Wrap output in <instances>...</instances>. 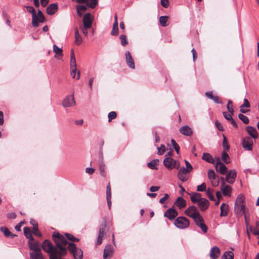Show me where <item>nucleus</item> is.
<instances>
[{"instance_id": "nucleus-53", "label": "nucleus", "mask_w": 259, "mask_h": 259, "mask_svg": "<svg viewBox=\"0 0 259 259\" xmlns=\"http://www.w3.org/2000/svg\"><path fill=\"white\" fill-rule=\"evenodd\" d=\"M171 143L172 146L175 149L177 153L178 154L179 153L180 147L179 145L176 143V142L174 139L171 140Z\"/></svg>"}, {"instance_id": "nucleus-10", "label": "nucleus", "mask_w": 259, "mask_h": 259, "mask_svg": "<svg viewBox=\"0 0 259 259\" xmlns=\"http://www.w3.org/2000/svg\"><path fill=\"white\" fill-rule=\"evenodd\" d=\"M75 105V101L73 95L67 96L62 102V105L64 107H69Z\"/></svg>"}, {"instance_id": "nucleus-5", "label": "nucleus", "mask_w": 259, "mask_h": 259, "mask_svg": "<svg viewBox=\"0 0 259 259\" xmlns=\"http://www.w3.org/2000/svg\"><path fill=\"white\" fill-rule=\"evenodd\" d=\"M185 213L192 218L194 221L201 217L196 206L192 205L189 207L185 211Z\"/></svg>"}, {"instance_id": "nucleus-41", "label": "nucleus", "mask_w": 259, "mask_h": 259, "mask_svg": "<svg viewBox=\"0 0 259 259\" xmlns=\"http://www.w3.org/2000/svg\"><path fill=\"white\" fill-rule=\"evenodd\" d=\"M77 69L76 68H75V69H73V68H71L70 74L72 78H75L77 80H78L80 78V71H77V75L76 76Z\"/></svg>"}, {"instance_id": "nucleus-8", "label": "nucleus", "mask_w": 259, "mask_h": 259, "mask_svg": "<svg viewBox=\"0 0 259 259\" xmlns=\"http://www.w3.org/2000/svg\"><path fill=\"white\" fill-rule=\"evenodd\" d=\"M190 171L186 170L184 167L180 169L178 173V178L182 182H186L189 178V173Z\"/></svg>"}, {"instance_id": "nucleus-13", "label": "nucleus", "mask_w": 259, "mask_h": 259, "mask_svg": "<svg viewBox=\"0 0 259 259\" xmlns=\"http://www.w3.org/2000/svg\"><path fill=\"white\" fill-rule=\"evenodd\" d=\"M194 221L196 225L199 227L204 233L207 232L208 228L206 225L204 223L203 219L202 216L197 219V220Z\"/></svg>"}, {"instance_id": "nucleus-32", "label": "nucleus", "mask_w": 259, "mask_h": 259, "mask_svg": "<svg viewBox=\"0 0 259 259\" xmlns=\"http://www.w3.org/2000/svg\"><path fill=\"white\" fill-rule=\"evenodd\" d=\"M202 198L201 194L198 193H195L191 195V200L193 203H198Z\"/></svg>"}, {"instance_id": "nucleus-14", "label": "nucleus", "mask_w": 259, "mask_h": 259, "mask_svg": "<svg viewBox=\"0 0 259 259\" xmlns=\"http://www.w3.org/2000/svg\"><path fill=\"white\" fill-rule=\"evenodd\" d=\"M28 245L30 249L33 250L32 252H41V248L38 241H29Z\"/></svg>"}, {"instance_id": "nucleus-51", "label": "nucleus", "mask_w": 259, "mask_h": 259, "mask_svg": "<svg viewBox=\"0 0 259 259\" xmlns=\"http://www.w3.org/2000/svg\"><path fill=\"white\" fill-rule=\"evenodd\" d=\"M106 228V224L105 223H104V224H102L101 225L100 227V229H99V236H104V231H105V229Z\"/></svg>"}, {"instance_id": "nucleus-12", "label": "nucleus", "mask_w": 259, "mask_h": 259, "mask_svg": "<svg viewBox=\"0 0 259 259\" xmlns=\"http://www.w3.org/2000/svg\"><path fill=\"white\" fill-rule=\"evenodd\" d=\"M236 177V172L234 169L230 170L226 175V181L229 184L234 183Z\"/></svg>"}, {"instance_id": "nucleus-62", "label": "nucleus", "mask_w": 259, "mask_h": 259, "mask_svg": "<svg viewBox=\"0 0 259 259\" xmlns=\"http://www.w3.org/2000/svg\"><path fill=\"white\" fill-rule=\"evenodd\" d=\"M25 223L24 221H21L20 222L18 225H17L15 227V229L17 231H21V227L22 225H23Z\"/></svg>"}, {"instance_id": "nucleus-9", "label": "nucleus", "mask_w": 259, "mask_h": 259, "mask_svg": "<svg viewBox=\"0 0 259 259\" xmlns=\"http://www.w3.org/2000/svg\"><path fill=\"white\" fill-rule=\"evenodd\" d=\"M242 145L245 150H252L253 145L252 139L248 137L244 138L242 140Z\"/></svg>"}, {"instance_id": "nucleus-16", "label": "nucleus", "mask_w": 259, "mask_h": 259, "mask_svg": "<svg viewBox=\"0 0 259 259\" xmlns=\"http://www.w3.org/2000/svg\"><path fill=\"white\" fill-rule=\"evenodd\" d=\"M125 55L126 62L127 65L128 66V67H130V68H131L132 69H135V66L134 61L133 59V58L131 56L130 52L129 51H126L125 52Z\"/></svg>"}, {"instance_id": "nucleus-44", "label": "nucleus", "mask_w": 259, "mask_h": 259, "mask_svg": "<svg viewBox=\"0 0 259 259\" xmlns=\"http://www.w3.org/2000/svg\"><path fill=\"white\" fill-rule=\"evenodd\" d=\"M208 178L210 181L215 179L218 177L216 176L215 172L213 170L209 169L207 172Z\"/></svg>"}, {"instance_id": "nucleus-11", "label": "nucleus", "mask_w": 259, "mask_h": 259, "mask_svg": "<svg viewBox=\"0 0 259 259\" xmlns=\"http://www.w3.org/2000/svg\"><path fill=\"white\" fill-rule=\"evenodd\" d=\"M221 189L224 196H231L232 188L230 185H227L225 182L221 183Z\"/></svg>"}, {"instance_id": "nucleus-7", "label": "nucleus", "mask_w": 259, "mask_h": 259, "mask_svg": "<svg viewBox=\"0 0 259 259\" xmlns=\"http://www.w3.org/2000/svg\"><path fill=\"white\" fill-rule=\"evenodd\" d=\"M175 159L167 157H166L163 160L164 165L168 169H172L174 168L178 169L180 167V164Z\"/></svg>"}, {"instance_id": "nucleus-59", "label": "nucleus", "mask_w": 259, "mask_h": 259, "mask_svg": "<svg viewBox=\"0 0 259 259\" xmlns=\"http://www.w3.org/2000/svg\"><path fill=\"white\" fill-rule=\"evenodd\" d=\"M210 182L213 186L214 187H218L219 185V180L218 179V178L217 177L215 179L212 180L210 181Z\"/></svg>"}, {"instance_id": "nucleus-36", "label": "nucleus", "mask_w": 259, "mask_h": 259, "mask_svg": "<svg viewBox=\"0 0 259 259\" xmlns=\"http://www.w3.org/2000/svg\"><path fill=\"white\" fill-rule=\"evenodd\" d=\"M159 163V160L158 159H154L148 162L147 164V166L149 168L152 169H157L156 166L158 165Z\"/></svg>"}, {"instance_id": "nucleus-6", "label": "nucleus", "mask_w": 259, "mask_h": 259, "mask_svg": "<svg viewBox=\"0 0 259 259\" xmlns=\"http://www.w3.org/2000/svg\"><path fill=\"white\" fill-rule=\"evenodd\" d=\"M174 224L177 228L185 229L189 227L190 222L185 217H179L176 219Z\"/></svg>"}, {"instance_id": "nucleus-20", "label": "nucleus", "mask_w": 259, "mask_h": 259, "mask_svg": "<svg viewBox=\"0 0 259 259\" xmlns=\"http://www.w3.org/2000/svg\"><path fill=\"white\" fill-rule=\"evenodd\" d=\"M113 251V249L111 245H106L104 250L103 258L104 259H107L108 257L111 255Z\"/></svg>"}, {"instance_id": "nucleus-57", "label": "nucleus", "mask_w": 259, "mask_h": 259, "mask_svg": "<svg viewBox=\"0 0 259 259\" xmlns=\"http://www.w3.org/2000/svg\"><path fill=\"white\" fill-rule=\"evenodd\" d=\"M185 162L186 163V167H184V168L191 171L193 169V167L191 164L186 160H185Z\"/></svg>"}, {"instance_id": "nucleus-54", "label": "nucleus", "mask_w": 259, "mask_h": 259, "mask_svg": "<svg viewBox=\"0 0 259 259\" xmlns=\"http://www.w3.org/2000/svg\"><path fill=\"white\" fill-rule=\"evenodd\" d=\"M32 233L34 235L37 236L38 237L41 236V234L39 232V231L38 229V226L33 227V230H32Z\"/></svg>"}, {"instance_id": "nucleus-39", "label": "nucleus", "mask_w": 259, "mask_h": 259, "mask_svg": "<svg viewBox=\"0 0 259 259\" xmlns=\"http://www.w3.org/2000/svg\"><path fill=\"white\" fill-rule=\"evenodd\" d=\"M53 51L56 54V55L55 56V58H57L58 55L60 56H62L63 55L62 49L58 48L56 45H53Z\"/></svg>"}, {"instance_id": "nucleus-61", "label": "nucleus", "mask_w": 259, "mask_h": 259, "mask_svg": "<svg viewBox=\"0 0 259 259\" xmlns=\"http://www.w3.org/2000/svg\"><path fill=\"white\" fill-rule=\"evenodd\" d=\"M244 101V103L242 105H241L240 106L241 107H246V108H249L250 105V104L249 103V102L248 101V100L245 98L243 100Z\"/></svg>"}, {"instance_id": "nucleus-56", "label": "nucleus", "mask_w": 259, "mask_h": 259, "mask_svg": "<svg viewBox=\"0 0 259 259\" xmlns=\"http://www.w3.org/2000/svg\"><path fill=\"white\" fill-rule=\"evenodd\" d=\"M109 197H111V189L110 183L108 184L106 188V198Z\"/></svg>"}, {"instance_id": "nucleus-45", "label": "nucleus", "mask_w": 259, "mask_h": 259, "mask_svg": "<svg viewBox=\"0 0 259 259\" xmlns=\"http://www.w3.org/2000/svg\"><path fill=\"white\" fill-rule=\"evenodd\" d=\"M206 194L209 199L211 200H214V197L213 195V190L209 188H208L206 190Z\"/></svg>"}, {"instance_id": "nucleus-25", "label": "nucleus", "mask_w": 259, "mask_h": 259, "mask_svg": "<svg viewBox=\"0 0 259 259\" xmlns=\"http://www.w3.org/2000/svg\"><path fill=\"white\" fill-rule=\"evenodd\" d=\"M175 204L179 208H182L186 206V201L181 197H179L176 200Z\"/></svg>"}, {"instance_id": "nucleus-43", "label": "nucleus", "mask_w": 259, "mask_h": 259, "mask_svg": "<svg viewBox=\"0 0 259 259\" xmlns=\"http://www.w3.org/2000/svg\"><path fill=\"white\" fill-rule=\"evenodd\" d=\"M168 17L166 16H161L159 18V22L160 25L163 27H165L167 26L166 22L168 20Z\"/></svg>"}, {"instance_id": "nucleus-18", "label": "nucleus", "mask_w": 259, "mask_h": 259, "mask_svg": "<svg viewBox=\"0 0 259 259\" xmlns=\"http://www.w3.org/2000/svg\"><path fill=\"white\" fill-rule=\"evenodd\" d=\"M27 11L32 14V25L33 27H38V25L36 22V17H35V11L33 7L31 6H27L26 7Z\"/></svg>"}, {"instance_id": "nucleus-19", "label": "nucleus", "mask_w": 259, "mask_h": 259, "mask_svg": "<svg viewBox=\"0 0 259 259\" xmlns=\"http://www.w3.org/2000/svg\"><path fill=\"white\" fill-rule=\"evenodd\" d=\"M205 95L207 98L212 100L214 103L220 104H222V102L220 100V98L218 96L212 95V91L205 92Z\"/></svg>"}, {"instance_id": "nucleus-3", "label": "nucleus", "mask_w": 259, "mask_h": 259, "mask_svg": "<svg viewBox=\"0 0 259 259\" xmlns=\"http://www.w3.org/2000/svg\"><path fill=\"white\" fill-rule=\"evenodd\" d=\"M244 197L242 195H239L237 197L235 203L234 211L237 214H244V217L246 219L245 209L246 206L243 204Z\"/></svg>"}, {"instance_id": "nucleus-22", "label": "nucleus", "mask_w": 259, "mask_h": 259, "mask_svg": "<svg viewBox=\"0 0 259 259\" xmlns=\"http://www.w3.org/2000/svg\"><path fill=\"white\" fill-rule=\"evenodd\" d=\"M198 206L202 211H204L209 206V201L205 199L202 198V199L198 203Z\"/></svg>"}, {"instance_id": "nucleus-38", "label": "nucleus", "mask_w": 259, "mask_h": 259, "mask_svg": "<svg viewBox=\"0 0 259 259\" xmlns=\"http://www.w3.org/2000/svg\"><path fill=\"white\" fill-rule=\"evenodd\" d=\"M234 254L231 251H226L222 256V259H233Z\"/></svg>"}, {"instance_id": "nucleus-29", "label": "nucleus", "mask_w": 259, "mask_h": 259, "mask_svg": "<svg viewBox=\"0 0 259 259\" xmlns=\"http://www.w3.org/2000/svg\"><path fill=\"white\" fill-rule=\"evenodd\" d=\"M74 35L75 44L77 45H80L82 42V39L80 35L79 34L78 29L76 28L75 29Z\"/></svg>"}, {"instance_id": "nucleus-37", "label": "nucleus", "mask_w": 259, "mask_h": 259, "mask_svg": "<svg viewBox=\"0 0 259 259\" xmlns=\"http://www.w3.org/2000/svg\"><path fill=\"white\" fill-rule=\"evenodd\" d=\"M250 231L255 235L259 236V222H256L255 227L250 228Z\"/></svg>"}, {"instance_id": "nucleus-52", "label": "nucleus", "mask_w": 259, "mask_h": 259, "mask_svg": "<svg viewBox=\"0 0 259 259\" xmlns=\"http://www.w3.org/2000/svg\"><path fill=\"white\" fill-rule=\"evenodd\" d=\"M157 150H158V154L159 155H162L165 152V148L164 145H161L160 147H157Z\"/></svg>"}, {"instance_id": "nucleus-31", "label": "nucleus", "mask_w": 259, "mask_h": 259, "mask_svg": "<svg viewBox=\"0 0 259 259\" xmlns=\"http://www.w3.org/2000/svg\"><path fill=\"white\" fill-rule=\"evenodd\" d=\"M24 234L26 237L29 239V241H33L34 239L32 235L31 231L28 227L23 228Z\"/></svg>"}, {"instance_id": "nucleus-49", "label": "nucleus", "mask_w": 259, "mask_h": 259, "mask_svg": "<svg viewBox=\"0 0 259 259\" xmlns=\"http://www.w3.org/2000/svg\"><path fill=\"white\" fill-rule=\"evenodd\" d=\"M120 39L121 40V44L123 46H125L128 44V41L126 40V36L125 35H121L120 36Z\"/></svg>"}, {"instance_id": "nucleus-64", "label": "nucleus", "mask_w": 259, "mask_h": 259, "mask_svg": "<svg viewBox=\"0 0 259 259\" xmlns=\"http://www.w3.org/2000/svg\"><path fill=\"white\" fill-rule=\"evenodd\" d=\"M70 68L75 69L76 68V60H70Z\"/></svg>"}, {"instance_id": "nucleus-33", "label": "nucleus", "mask_w": 259, "mask_h": 259, "mask_svg": "<svg viewBox=\"0 0 259 259\" xmlns=\"http://www.w3.org/2000/svg\"><path fill=\"white\" fill-rule=\"evenodd\" d=\"M202 159L205 160L207 162L210 163H214V161L213 159V157L210 154L208 153H203L202 156Z\"/></svg>"}, {"instance_id": "nucleus-4", "label": "nucleus", "mask_w": 259, "mask_h": 259, "mask_svg": "<svg viewBox=\"0 0 259 259\" xmlns=\"http://www.w3.org/2000/svg\"><path fill=\"white\" fill-rule=\"evenodd\" d=\"M67 250H68L73 255L74 259H82L83 251L80 248L77 247L74 243L67 242Z\"/></svg>"}, {"instance_id": "nucleus-48", "label": "nucleus", "mask_w": 259, "mask_h": 259, "mask_svg": "<svg viewBox=\"0 0 259 259\" xmlns=\"http://www.w3.org/2000/svg\"><path fill=\"white\" fill-rule=\"evenodd\" d=\"M117 116V114L114 111H111L109 113L108 115V121L110 122L112 119L115 118Z\"/></svg>"}, {"instance_id": "nucleus-28", "label": "nucleus", "mask_w": 259, "mask_h": 259, "mask_svg": "<svg viewBox=\"0 0 259 259\" xmlns=\"http://www.w3.org/2000/svg\"><path fill=\"white\" fill-rule=\"evenodd\" d=\"M30 259H45V257L41 252H31L30 253Z\"/></svg>"}, {"instance_id": "nucleus-42", "label": "nucleus", "mask_w": 259, "mask_h": 259, "mask_svg": "<svg viewBox=\"0 0 259 259\" xmlns=\"http://www.w3.org/2000/svg\"><path fill=\"white\" fill-rule=\"evenodd\" d=\"M222 159L226 164H228L230 162L229 155L225 151L222 153Z\"/></svg>"}, {"instance_id": "nucleus-40", "label": "nucleus", "mask_w": 259, "mask_h": 259, "mask_svg": "<svg viewBox=\"0 0 259 259\" xmlns=\"http://www.w3.org/2000/svg\"><path fill=\"white\" fill-rule=\"evenodd\" d=\"M98 0H88L85 4L88 7L93 9L98 5Z\"/></svg>"}, {"instance_id": "nucleus-23", "label": "nucleus", "mask_w": 259, "mask_h": 259, "mask_svg": "<svg viewBox=\"0 0 259 259\" xmlns=\"http://www.w3.org/2000/svg\"><path fill=\"white\" fill-rule=\"evenodd\" d=\"M58 10V5L56 4H52L50 5L47 8L48 14L52 15L54 14Z\"/></svg>"}, {"instance_id": "nucleus-21", "label": "nucleus", "mask_w": 259, "mask_h": 259, "mask_svg": "<svg viewBox=\"0 0 259 259\" xmlns=\"http://www.w3.org/2000/svg\"><path fill=\"white\" fill-rule=\"evenodd\" d=\"M180 132L185 136H191L193 132L192 129L188 125H184L180 128Z\"/></svg>"}, {"instance_id": "nucleus-2", "label": "nucleus", "mask_w": 259, "mask_h": 259, "mask_svg": "<svg viewBox=\"0 0 259 259\" xmlns=\"http://www.w3.org/2000/svg\"><path fill=\"white\" fill-rule=\"evenodd\" d=\"M93 23V18L90 13L84 14L83 18V25L79 26L80 29L82 31L83 34L88 36V30L91 28Z\"/></svg>"}, {"instance_id": "nucleus-27", "label": "nucleus", "mask_w": 259, "mask_h": 259, "mask_svg": "<svg viewBox=\"0 0 259 259\" xmlns=\"http://www.w3.org/2000/svg\"><path fill=\"white\" fill-rule=\"evenodd\" d=\"M101 160L100 161L99 164V170L100 175L103 176V177H105L106 176V172H105V164L103 161V153H101Z\"/></svg>"}, {"instance_id": "nucleus-34", "label": "nucleus", "mask_w": 259, "mask_h": 259, "mask_svg": "<svg viewBox=\"0 0 259 259\" xmlns=\"http://www.w3.org/2000/svg\"><path fill=\"white\" fill-rule=\"evenodd\" d=\"M0 230L4 233L5 236L7 237L11 236L12 238H13L16 236L15 234H12L10 230L5 227H1L0 228Z\"/></svg>"}, {"instance_id": "nucleus-30", "label": "nucleus", "mask_w": 259, "mask_h": 259, "mask_svg": "<svg viewBox=\"0 0 259 259\" xmlns=\"http://www.w3.org/2000/svg\"><path fill=\"white\" fill-rule=\"evenodd\" d=\"M215 169L222 175H225L227 172V167L224 163H221L220 165L215 166Z\"/></svg>"}, {"instance_id": "nucleus-50", "label": "nucleus", "mask_w": 259, "mask_h": 259, "mask_svg": "<svg viewBox=\"0 0 259 259\" xmlns=\"http://www.w3.org/2000/svg\"><path fill=\"white\" fill-rule=\"evenodd\" d=\"M206 190V185L205 183H203L202 184L199 185L197 187V191L203 192Z\"/></svg>"}, {"instance_id": "nucleus-26", "label": "nucleus", "mask_w": 259, "mask_h": 259, "mask_svg": "<svg viewBox=\"0 0 259 259\" xmlns=\"http://www.w3.org/2000/svg\"><path fill=\"white\" fill-rule=\"evenodd\" d=\"M221 217H226L228 215L229 211V206L227 204L223 203L221 206Z\"/></svg>"}, {"instance_id": "nucleus-15", "label": "nucleus", "mask_w": 259, "mask_h": 259, "mask_svg": "<svg viewBox=\"0 0 259 259\" xmlns=\"http://www.w3.org/2000/svg\"><path fill=\"white\" fill-rule=\"evenodd\" d=\"M178 214V212L175 209L169 208L165 212L164 215L169 220H173Z\"/></svg>"}, {"instance_id": "nucleus-17", "label": "nucleus", "mask_w": 259, "mask_h": 259, "mask_svg": "<svg viewBox=\"0 0 259 259\" xmlns=\"http://www.w3.org/2000/svg\"><path fill=\"white\" fill-rule=\"evenodd\" d=\"M221 254L220 249L217 246L211 248L210 251L209 255L211 259H217Z\"/></svg>"}, {"instance_id": "nucleus-1", "label": "nucleus", "mask_w": 259, "mask_h": 259, "mask_svg": "<svg viewBox=\"0 0 259 259\" xmlns=\"http://www.w3.org/2000/svg\"><path fill=\"white\" fill-rule=\"evenodd\" d=\"M52 238L55 243L54 246L48 240H45L42 244V248L47 252L49 256L51 255L59 254L60 255H65L67 254V241L62 235L59 233H54Z\"/></svg>"}, {"instance_id": "nucleus-60", "label": "nucleus", "mask_w": 259, "mask_h": 259, "mask_svg": "<svg viewBox=\"0 0 259 259\" xmlns=\"http://www.w3.org/2000/svg\"><path fill=\"white\" fill-rule=\"evenodd\" d=\"M161 5L165 8L168 7L169 3L168 0H161Z\"/></svg>"}, {"instance_id": "nucleus-46", "label": "nucleus", "mask_w": 259, "mask_h": 259, "mask_svg": "<svg viewBox=\"0 0 259 259\" xmlns=\"http://www.w3.org/2000/svg\"><path fill=\"white\" fill-rule=\"evenodd\" d=\"M238 118L245 124H248L249 122L248 118L242 114H239Z\"/></svg>"}, {"instance_id": "nucleus-35", "label": "nucleus", "mask_w": 259, "mask_h": 259, "mask_svg": "<svg viewBox=\"0 0 259 259\" xmlns=\"http://www.w3.org/2000/svg\"><path fill=\"white\" fill-rule=\"evenodd\" d=\"M35 17H36V23L39 25V23H42L45 20V17L42 14V13L40 11H38L37 12V15L35 14Z\"/></svg>"}, {"instance_id": "nucleus-58", "label": "nucleus", "mask_w": 259, "mask_h": 259, "mask_svg": "<svg viewBox=\"0 0 259 259\" xmlns=\"http://www.w3.org/2000/svg\"><path fill=\"white\" fill-rule=\"evenodd\" d=\"M232 115L233 114H231L230 113H228L227 112H223L224 117L227 120H230L231 119H232Z\"/></svg>"}, {"instance_id": "nucleus-55", "label": "nucleus", "mask_w": 259, "mask_h": 259, "mask_svg": "<svg viewBox=\"0 0 259 259\" xmlns=\"http://www.w3.org/2000/svg\"><path fill=\"white\" fill-rule=\"evenodd\" d=\"M223 147L225 150H228L229 148V146L227 141L226 138L224 136L223 141Z\"/></svg>"}, {"instance_id": "nucleus-47", "label": "nucleus", "mask_w": 259, "mask_h": 259, "mask_svg": "<svg viewBox=\"0 0 259 259\" xmlns=\"http://www.w3.org/2000/svg\"><path fill=\"white\" fill-rule=\"evenodd\" d=\"M227 108L228 111L232 114L234 113V109L233 108V103L231 100H229L228 102Z\"/></svg>"}, {"instance_id": "nucleus-24", "label": "nucleus", "mask_w": 259, "mask_h": 259, "mask_svg": "<svg viewBox=\"0 0 259 259\" xmlns=\"http://www.w3.org/2000/svg\"><path fill=\"white\" fill-rule=\"evenodd\" d=\"M246 130L248 134L253 138L255 139L257 138L258 135L256 129L251 126H248L246 127Z\"/></svg>"}, {"instance_id": "nucleus-63", "label": "nucleus", "mask_w": 259, "mask_h": 259, "mask_svg": "<svg viewBox=\"0 0 259 259\" xmlns=\"http://www.w3.org/2000/svg\"><path fill=\"white\" fill-rule=\"evenodd\" d=\"M215 126H217V128L220 131H223L224 128L223 127V125L221 123H220L219 121H216L215 122Z\"/></svg>"}]
</instances>
